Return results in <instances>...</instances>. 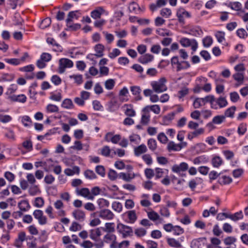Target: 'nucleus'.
Returning <instances> with one entry per match:
<instances>
[{"label": "nucleus", "instance_id": "obj_1", "mask_svg": "<svg viewBox=\"0 0 248 248\" xmlns=\"http://www.w3.org/2000/svg\"><path fill=\"white\" fill-rule=\"evenodd\" d=\"M167 79L165 77H162L158 80L153 81L151 82V86L154 91L156 93H161L167 90L166 85Z\"/></svg>", "mask_w": 248, "mask_h": 248}, {"label": "nucleus", "instance_id": "obj_2", "mask_svg": "<svg viewBox=\"0 0 248 248\" xmlns=\"http://www.w3.org/2000/svg\"><path fill=\"white\" fill-rule=\"evenodd\" d=\"M116 229L118 232L121 234L124 238L132 235L133 233V230L131 227L120 222L118 223Z\"/></svg>", "mask_w": 248, "mask_h": 248}, {"label": "nucleus", "instance_id": "obj_3", "mask_svg": "<svg viewBox=\"0 0 248 248\" xmlns=\"http://www.w3.org/2000/svg\"><path fill=\"white\" fill-rule=\"evenodd\" d=\"M74 65L73 62L67 58H61L59 61L58 72L60 74L63 73L66 68H72Z\"/></svg>", "mask_w": 248, "mask_h": 248}, {"label": "nucleus", "instance_id": "obj_4", "mask_svg": "<svg viewBox=\"0 0 248 248\" xmlns=\"http://www.w3.org/2000/svg\"><path fill=\"white\" fill-rule=\"evenodd\" d=\"M179 42L184 47L191 46L193 51H195L198 48V43L195 39L183 37L180 40Z\"/></svg>", "mask_w": 248, "mask_h": 248}, {"label": "nucleus", "instance_id": "obj_5", "mask_svg": "<svg viewBox=\"0 0 248 248\" xmlns=\"http://www.w3.org/2000/svg\"><path fill=\"white\" fill-rule=\"evenodd\" d=\"M184 236L180 237L178 239L172 237L167 238V244L171 247L180 248L182 247V242L184 240Z\"/></svg>", "mask_w": 248, "mask_h": 248}, {"label": "nucleus", "instance_id": "obj_6", "mask_svg": "<svg viewBox=\"0 0 248 248\" xmlns=\"http://www.w3.org/2000/svg\"><path fill=\"white\" fill-rule=\"evenodd\" d=\"M33 215L35 218L37 219L38 223L40 225H45L47 223V218L44 215L43 212L40 210H35Z\"/></svg>", "mask_w": 248, "mask_h": 248}, {"label": "nucleus", "instance_id": "obj_7", "mask_svg": "<svg viewBox=\"0 0 248 248\" xmlns=\"http://www.w3.org/2000/svg\"><path fill=\"white\" fill-rule=\"evenodd\" d=\"M176 16L180 22H184L185 18L191 17L190 14L183 8H179L176 12Z\"/></svg>", "mask_w": 248, "mask_h": 248}, {"label": "nucleus", "instance_id": "obj_8", "mask_svg": "<svg viewBox=\"0 0 248 248\" xmlns=\"http://www.w3.org/2000/svg\"><path fill=\"white\" fill-rule=\"evenodd\" d=\"M188 169V165L186 162H181L180 164H175L172 166L171 170L175 173L186 171Z\"/></svg>", "mask_w": 248, "mask_h": 248}, {"label": "nucleus", "instance_id": "obj_9", "mask_svg": "<svg viewBox=\"0 0 248 248\" xmlns=\"http://www.w3.org/2000/svg\"><path fill=\"white\" fill-rule=\"evenodd\" d=\"M116 236L112 233H107L103 238L105 242L110 244V248H113V246L116 244Z\"/></svg>", "mask_w": 248, "mask_h": 248}, {"label": "nucleus", "instance_id": "obj_10", "mask_svg": "<svg viewBox=\"0 0 248 248\" xmlns=\"http://www.w3.org/2000/svg\"><path fill=\"white\" fill-rule=\"evenodd\" d=\"M99 216L103 219L109 220L114 218V214L110 210L105 209L99 211Z\"/></svg>", "mask_w": 248, "mask_h": 248}, {"label": "nucleus", "instance_id": "obj_11", "mask_svg": "<svg viewBox=\"0 0 248 248\" xmlns=\"http://www.w3.org/2000/svg\"><path fill=\"white\" fill-rule=\"evenodd\" d=\"M26 233L24 232H20L18 233L17 237L15 239L14 245L17 248H21L23 243L26 240Z\"/></svg>", "mask_w": 248, "mask_h": 248}, {"label": "nucleus", "instance_id": "obj_12", "mask_svg": "<svg viewBox=\"0 0 248 248\" xmlns=\"http://www.w3.org/2000/svg\"><path fill=\"white\" fill-rule=\"evenodd\" d=\"M148 107H145L142 109L140 123L143 125H147L150 121V114L148 111Z\"/></svg>", "mask_w": 248, "mask_h": 248}, {"label": "nucleus", "instance_id": "obj_13", "mask_svg": "<svg viewBox=\"0 0 248 248\" xmlns=\"http://www.w3.org/2000/svg\"><path fill=\"white\" fill-rule=\"evenodd\" d=\"M209 98L207 96L204 98H197L195 99L193 103L194 108H198L205 105L208 103V101H210L209 100Z\"/></svg>", "mask_w": 248, "mask_h": 248}, {"label": "nucleus", "instance_id": "obj_14", "mask_svg": "<svg viewBox=\"0 0 248 248\" xmlns=\"http://www.w3.org/2000/svg\"><path fill=\"white\" fill-rule=\"evenodd\" d=\"M147 216L148 218L153 221L155 222L157 221L159 223H162L164 222L163 219L155 211L152 210L148 212Z\"/></svg>", "mask_w": 248, "mask_h": 248}, {"label": "nucleus", "instance_id": "obj_15", "mask_svg": "<svg viewBox=\"0 0 248 248\" xmlns=\"http://www.w3.org/2000/svg\"><path fill=\"white\" fill-rule=\"evenodd\" d=\"M78 195L81 196L88 200H93V197L91 194L90 190L88 188H82L77 190Z\"/></svg>", "mask_w": 248, "mask_h": 248}, {"label": "nucleus", "instance_id": "obj_16", "mask_svg": "<svg viewBox=\"0 0 248 248\" xmlns=\"http://www.w3.org/2000/svg\"><path fill=\"white\" fill-rule=\"evenodd\" d=\"M72 216L75 219L80 222L83 221L85 218V213L79 209L74 210L72 212Z\"/></svg>", "mask_w": 248, "mask_h": 248}, {"label": "nucleus", "instance_id": "obj_17", "mask_svg": "<svg viewBox=\"0 0 248 248\" xmlns=\"http://www.w3.org/2000/svg\"><path fill=\"white\" fill-rule=\"evenodd\" d=\"M154 59V56L152 54L147 53L140 57L138 61L140 63L145 64L151 62Z\"/></svg>", "mask_w": 248, "mask_h": 248}, {"label": "nucleus", "instance_id": "obj_18", "mask_svg": "<svg viewBox=\"0 0 248 248\" xmlns=\"http://www.w3.org/2000/svg\"><path fill=\"white\" fill-rule=\"evenodd\" d=\"M167 0H157L156 3H151L149 6L150 10L154 12L158 8L165 6L167 4Z\"/></svg>", "mask_w": 248, "mask_h": 248}, {"label": "nucleus", "instance_id": "obj_19", "mask_svg": "<svg viewBox=\"0 0 248 248\" xmlns=\"http://www.w3.org/2000/svg\"><path fill=\"white\" fill-rule=\"evenodd\" d=\"M147 151V147L144 144H142L138 147H135L134 149V154L136 156H139L141 154L146 153Z\"/></svg>", "mask_w": 248, "mask_h": 248}, {"label": "nucleus", "instance_id": "obj_20", "mask_svg": "<svg viewBox=\"0 0 248 248\" xmlns=\"http://www.w3.org/2000/svg\"><path fill=\"white\" fill-rule=\"evenodd\" d=\"M90 237L91 239L97 241L98 237L101 235V232L99 228L92 229L90 231Z\"/></svg>", "mask_w": 248, "mask_h": 248}, {"label": "nucleus", "instance_id": "obj_21", "mask_svg": "<svg viewBox=\"0 0 248 248\" xmlns=\"http://www.w3.org/2000/svg\"><path fill=\"white\" fill-rule=\"evenodd\" d=\"M94 49L96 52L94 54L96 57L100 58L104 56L105 46L101 44L96 45L94 47Z\"/></svg>", "mask_w": 248, "mask_h": 248}, {"label": "nucleus", "instance_id": "obj_22", "mask_svg": "<svg viewBox=\"0 0 248 248\" xmlns=\"http://www.w3.org/2000/svg\"><path fill=\"white\" fill-rule=\"evenodd\" d=\"M124 109L125 115L129 117H134L136 115V112L133 109L131 105L125 104L123 107Z\"/></svg>", "mask_w": 248, "mask_h": 248}, {"label": "nucleus", "instance_id": "obj_23", "mask_svg": "<svg viewBox=\"0 0 248 248\" xmlns=\"http://www.w3.org/2000/svg\"><path fill=\"white\" fill-rule=\"evenodd\" d=\"M105 12L102 7H98L91 13V16L94 19L100 18L101 15Z\"/></svg>", "mask_w": 248, "mask_h": 248}, {"label": "nucleus", "instance_id": "obj_24", "mask_svg": "<svg viewBox=\"0 0 248 248\" xmlns=\"http://www.w3.org/2000/svg\"><path fill=\"white\" fill-rule=\"evenodd\" d=\"M183 146L181 144H176L173 141H170L167 145V149L169 151H180Z\"/></svg>", "mask_w": 248, "mask_h": 248}, {"label": "nucleus", "instance_id": "obj_25", "mask_svg": "<svg viewBox=\"0 0 248 248\" xmlns=\"http://www.w3.org/2000/svg\"><path fill=\"white\" fill-rule=\"evenodd\" d=\"M55 162L51 159H46L44 161V169L46 172H49L51 170L55 165Z\"/></svg>", "mask_w": 248, "mask_h": 248}, {"label": "nucleus", "instance_id": "obj_26", "mask_svg": "<svg viewBox=\"0 0 248 248\" xmlns=\"http://www.w3.org/2000/svg\"><path fill=\"white\" fill-rule=\"evenodd\" d=\"M204 132V130L202 128L197 129L194 131L189 133L187 135V138L190 140H192L199 135L203 134Z\"/></svg>", "mask_w": 248, "mask_h": 248}, {"label": "nucleus", "instance_id": "obj_27", "mask_svg": "<svg viewBox=\"0 0 248 248\" xmlns=\"http://www.w3.org/2000/svg\"><path fill=\"white\" fill-rule=\"evenodd\" d=\"M135 177L134 173H125L121 172L119 174V178L126 182H130Z\"/></svg>", "mask_w": 248, "mask_h": 248}, {"label": "nucleus", "instance_id": "obj_28", "mask_svg": "<svg viewBox=\"0 0 248 248\" xmlns=\"http://www.w3.org/2000/svg\"><path fill=\"white\" fill-rule=\"evenodd\" d=\"M18 207L21 211L26 212L28 211L30 208V205L27 200H22L18 203Z\"/></svg>", "mask_w": 248, "mask_h": 248}, {"label": "nucleus", "instance_id": "obj_29", "mask_svg": "<svg viewBox=\"0 0 248 248\" xmlns=\"http://www.w3.org/2000/svg\"><path fill=\"white\" fill-rule=\"evenodd\" d=\"M10 99L15 102H19L25 103L26 101L27 97L24 94H20L18 95H13L10 96Z\"/></svg>", "mask_w": 248, "mask_h": 248}, {"label": "nucleus", "instance_id": "obj_30", "mask_svg": "<svg viewBox=\"0 0 248 248\" xmlns=\"http://www.w3.org/2000/svg\"><path fill=\"white\" fill-rule=\"evenodd\" d=\"M62 108L66 109H72L74 108V105L71 99L66 98L64 99L61 104Z\"/></svg>", "mask_w": 248, "mask_h": 248}, {"label": "nucleus", "instance_id": "obj_31", "mask_svg": "<svg viewBox=\"0 0 248 248\" xmlns=\"http://www.w3.org/2000/svg\"><path fill=\"white\" fill-rule=\"evenodd\" d=\"M130 90L133 94L136 97L135 98L137 100H140L141 99V97L140 95L141 92L140 88L138 86H132L130 88Z\"/></svg>", "mask_w": 248, "mask_h": 248}, {"label": "nucleus", "instance_id": "obj_32", "mask_svg": "<svg viewBox=\"0 0 248 248\" xmlns=\"http://www.w3.org/2000/svg\"><path fill=\"white\" fill-rule=\"evenodd\" d=\"M128 93V90L127 88L125 87H124L122 90L120 91L119 93L120 100L123 102L127 101L128 100V98L126 97Z\"/></svg>", "mask_w": 248, "mask_h": 248}, {"label": "nucleus", "instance_id": "obj_33", "mask_svg": "<svg viewBox=\"0 0 248 248\" xmlns=\"http://www.w3.org/2000/svg\"><path fill=\"white\" fill-rule=\"evenodd\" d=\"M129 10L130 12H134L135 13H138V12L140 11V8L135 2H132L129 3L128 7Z\"/></svg>", "mask_w": 248, "mask_h": 248}, {"label": "nucleus", "instance_id": "obj_34", "mask_svg": "<svg viewBox=\"0 0 248 248\" xmlns=\"http://www.w3.org/2000/svg\"><path fill=\"white\" fill-rule=\"evenodd\" d=\"M103 231L107 233H113L115 231L114 223L112 222L106 223Z\"/></svg>", "mask_w": 248, "mask_h": 248}, {"label": "nucleus", "instance_id": "obj_35", "mask_svg": "<svg viewBox=\"0 0 248 248\" xmlns=\"http://www.w3.org/2000/svg\"><path fill=\"white\" fill-rule=\"evenodd\" d=\"M223 163L221 158L218 156L214 157L212 159V164L215 168H218Z\"/></svg>", "mask_w": 248, "mask_h": 248}, {"label": "nucleus", "instance_id": "obj_36", "mask_svg": "<svg viewBox=\"0 0 248 248\" xmlns=\"http://www.w3.org/2000/svg\"><path fill=\"white\" fill-rule=\"evenodd\" d=\"M70 79H73L75 83L78 85L81 84L83 82V77L81 75H72L69 76Z\"/></svg>", "mask_w": 248, "mask_h": 248}, {"label": "nucleus", "instance_id": "obj_37", "mask_svg": "<svg viewBox=\"0 0 248 248\" xmlns=\"http://www.w3.org/2000/svg\"><path fill=\"white\" fill-rule=\"evenodd\" d=\"M112 150H111L108 146L106 145L103 146L100 149V153L101 154L105 156L108 157L110 155L111 152Z\"/></svg>", "mask_w": 248, "mask_h": 248}, {"label": "nucleus", "instance_id": "obj_38", "mask_svg": "<svg viewBox=\"0 0 248 248\" xmlns=\"http://www.w3.org/2000/svg\"><path fill=\"white\" fill-rule=\"evenodd\" d=\"M184 232V229L181 226L175 225L172 232L173 235L178 236L183 234Z\"/></svg>", "mask_w": 248, "mask_h": 248}, {"label": "nucleus", "instance_id": "obj_39", "mask_svg": "<svg viewBox=\"0 0 248 248\" xmlns=\"http://www.w3.org/2000/svg\"><path fill=\"white\" fill-rule=\"evenodd\" d=\"M171 14V10L168 8H163L160 11V15L165 18H169Z\"/></svg>", "mask_w": 248, "mask_h": 248}, {"label": "nucleus", "instance_id": "obj_40", "mask_svg": "<svg viewBox=\"0 0 248 248\" xmlns=\"http://www.w3.org/2000/svg\"><path fill=\"white\" fill-rule=\"evenodd\" d=\"M66 26L68 30L75 31L80 29V24L78 23L73 24L72 22H66Z\"/></svg>", "mask_w": 248, "mask_h": 248}, {"label": "nucleus", "instance_id": "obj_41", "mask_svg": "<svg viewBox=\"0 0 248 248\" xmlns=\"http://www.w3.org/2000/svg\"><path fill=\"white\" fill-rule=\"evenodd\" d=\"M190 65L189 63L187 61H181L180 62L178 66H177V71H179L182 70L186 69L190 67Z\"/></svg>", "mask_w": 248, "mask_h": 248}, {"label": "nucleus", "instance_id": "obj_42", "mask_svg": "<svg viewBox=\"0 0 248 248\" xmlns=\"http://www.w3.org/2000/svg\"><path fill=\"white\" fill-rule=\"evenodd\" d=\"M21 122L25 127H29L31 125L32 121L30 117L28 116H23L21 118Z\"/></svg>", "mask_w": 248, "mask_h": 248}, {"label": "nucleus", "instance_id": "obj_43", "mask_svg": "<svg viewBox=\"0 0 248 248\" xmlns=\"http://www.w3.org/2000/svg\"><path fill=\"white\" fill-rule=\"evenodd\" d=\"M44 200L42 197H37L35 199L33 205L37 208H41L44 205Z\"/></svg>", "mask_w": 248, "mask_h": 248}, {"label": "nucleus", "instance_id": "obj_44", "mask_svg": "<svg viewBox=\"0 0 248 248\" xmlns=\"http://www.w3.org/2000/svg\"><path fill=\"white\" fill-rule=\"evenodd\" d=\"M130 245V242L128 240H124L121 243H117L114 246L113 248H127Z\"/></svg>", "mask_w": 248, "mask_h": 248}, {"label": "nucleus", "instance_id": "obj_45", "mask_svg": "<svg viewBox=\"0 0 248 248\" xmlns=\"http://www.w3.org/2000/svg\"><path fill=\"white\" fill-rule=\"evenodd\" d=\"M115 81L113 79H109L107 80L104 84L105 88L107 90H112L114 87Z\"/></svg>", "mask_w": 248, "mask_h": 248}, {"label": "nucleus", "instance_id": "obj_46", "mask_svg": "<svg viewBox=\"0 0 248 248\" xmlns=\"http://www.w3.org/2000/svg\"><path fill=\"white\" fill-rule=\"evenodd\" d=\"M84 175L87 179L90 180L94 179L96 178V174L93 171L90 170H85L84 172Z\"/></svg>", "mask_w": 248, "mask_h": 248}, {"label": "nucleus", "instance_id": "obj_47", "mask_svg": "<svg viewBox=\"0 0 248 248\" xmlns=\"http://www.w3.org/2000/svg\"><path fill=\"white\" fill-rule=\"evenodd\" d=\"M46 112L48 113H54L59 111V108L55 105L49 104L46 107Z\"/></svg>", "mask_w": 248, "mask_h": 248}, {"label": "nucleus", "instance_id": "obj_48", "mask_svg": "<svg viewBox=\"0 0 248 248\" xmlns=\"http://www.w3.org/2000/svg\"><path fill=\"white\" fill-rule=\"evenodd\" d=\"M49 99L54 101L60 102L62 99V95L61 93H51Z\"/></svg>", "mask_w": 248, "mask_h": 248}, {"label": "nucleus", "instance_id": "obj_49", "mask_svg": "<svg viewBox=\"0 0 248 248\" xmlns=\"http://www.w3.org/2000/svg\"><path fill=\"white\" fill-rule=\"evenodd\" d=\"M77 12V11L70 12L67 15V17L66 19V22H72L73 19L74 18L78 19V16L76 14Z\"/></svg>", "mask_w": 248, "mask_h": 248}, {"label": "nucleus", "instance_id": "obj_50", "mask_svg": "<svg viewBox=\"0 0 248 248\" xmlns=\"http://www.w3.org/2000/svg\"><path fill=\"white\" fill-rule=\"evenodd\" d=\"M147 145L149 149L152 151H155L156 149V141L153 139H150L148 140Z\"/></svg>", "mask_w": 248, "mask_h": 248}, {"label": "nucleus", "instance_id": "obj_51", "mask_svg": "<svg viewBox=\"0 0 248 248\" xmlns=\"http://www.w3.org/2000/svg\"><path fill=\"white\" fill-rule=\"evenodd\" d=\"M225 119V116L224 115H217L213 118L212 123L214 124H221Z\"/></svg>", "mask_w": 248, "mask_h": 248}, {"label": "nucleus", "instance_id": "obj_52", "mask_svg": "<svg viewBox=\"0 0 248 248\" xmlns=\"http://www.w3.org/2000/svg\"><path fill=\"white\" fill-rule=\"evenodd\" d=\"M228 7L231 8L232 10L235 11H239L241 10L242 8V4L239 2H230L229 4Z\"/></svg>", "mask_w": 248, "mask_h": 248}, {"label": "nucleus", "instance_id": "obj_53", "mask_svg": "<svg viewBox=\"0 0 248 248\" xmlns=\"http://www.w3.org/2000/svg\"><path fill=\"white\" fill-rule=\"evenodd\" d=\"M243 217L242 211L236 212L233 214H231L230 219L234 221H236Z\"/></svg>", "mask_w": 248, "mask_h": 248}, {"label": "nucleus", "instance_id": "obj_54", "mask_svg": "<svg viewBox=\"0 0 248 248\" xmlns=\"http://www.w3.org/2000/svg\"><path fill=\"white\" fill-rule=\"evenodd\" d=\"M236 110V107L234 106H232L229 108H228L225 112L224 116L227 117H233L234 113Z\"/></svg>", "mask_w": 248, "mask_h": 248}, {"label": "nucleus", "instance_id": "obj_55", "mask_svg": "<svg viewBox=\"0 0 248 248\" xmlns=\"http://www.w3.org/2000/svg\"><path fill=\"white\" fill-rule=\"evenodd\" d=\"M145 107H148V111H152L156 114H158L160 112V108L158 105H154L151 106H147Z\"/></svg>", "mask_w": 248, "mask_h": 248}, {"label": "nucleus", "instance_id": "obj_56", "mask_svg": "<svg viewBox=\"0 0 248 248\" xmlns=\"http://www.w3.org/2000/svg\"><path fill=\"white\" fill-rule=\"evenodd\" d=\"M112 208L116 212L120 213L122 211L123 205L120 202L115 201L112 204Z\"/></svg>", "mask_w": 248, "mask_h": 248}, {"label": "nucleus", "instance_id": "obj_57", "mask_svg": "<svg viewBox=\"0 0 248 248\" xmlns=\"http://www.w3.org/2000/svg\"><path fill=\"white\" fill-rule=\"evenodd\" d=\"M51 22L50 18H46L42 21L39 27L42 29H45L50 26Z\"/></svg>", "mask_w": 248, "mask_h": 248}, {"label": "nucleus", "instance_id": "obj_58", "mask_svg": "<svg viewBox=\"0 0 248 248\" xmlns=\"http://www.w3.org/2000/svg\"><path fill=\"white\" fill-rule=\"evenodd\" d=\"M208 97L210 98L209 100L210 101H208V102L210 103L211 108L216 109H217L219 106L217 103V100H216L214 97L212 95H208Z\"/></svg>", "mask_w": 248, "mask_h": 248}, {"label": "nucleus", "instance_id": "obj_59", "mask_svg": "<svg viewBox=\"0 0 248 248\" xmlns=\"http://www.w3.org/2000/svg\"><path fill=\"white\" fill-rule=\"evenodd\" d=\"M97 202L100 208L108 207L109 205V202L103 198L99 199Z\"/></svg>", "mask_w": 248, "mask_h": 248}, {"label": "nucleus", "instance_id": "obj_60", "mask_svg": "<svg viewBox=\"0 0 248 248\" xmlns=\"http://www.w3.org/2000/svg\"><path fill=\"white\" fill-rule=\"evenodd\" d=\"M142 159L144 162L148 166L151 165L153 163V159L149 154H144L142 156Z\"/></svg>", "mask_w": 248, "mask_h": 248}, {"label": "nucleus", "instance_id": "obj_61", "mask_svg": "<svg viewBox=\"0 0 248 248\" xmlns=\"http://www.w3.org/2000/svg\"><path fill=\"white\" fill-rule=\"evenodd\" d=\"M232 181V178L227 176H223L219 179V183L221 185L229 184L231 183Z\"/></svg>", "mask_w": 248, "mask_h": 248}, {"label": "nucleus", "instance_id": "obj_62", "mask_svg": "<svg viewBox=\"0 0 248 248\" xmlns=\"http://www.w3.org/2000/svg\"><path fill=\"white\" fill-rule=\"evenodd\" d=\"M81 226L76 221L72 222L69 230L72 232H76L81 229Z\"/></svg>", "mask_w": 248, "mask_h": 248}, {"label": "nucleus", "instance_id": "obj_63", "mask_svg": "<svg viewBox=\"0 0 248 248\" xmlns=\"http://www.w3.org/2000/svg\"><path fill=\"white\" fill-rule=\"evenodd\" d=\"M247 131V124H241L238 127L237 130V132L239 135H244Z\"/></svg>", "mask_w": 248, "mask_h": 248}, {"label": "nucleus", "instance_id": "obj_64", "mask_svg": "<svg viewBox=\"0 0 248 248\" xmlns=\"http://www.w3.org/2000/svg\"><path fill=\"white\" fill-rule=\"evenodd\" d=\"M202 42L204 47H208L212 44L213 39L210 36H207L203 39Z\"/></svg>", "mask_w": 248, "mask_h": 248}]
</instances>
